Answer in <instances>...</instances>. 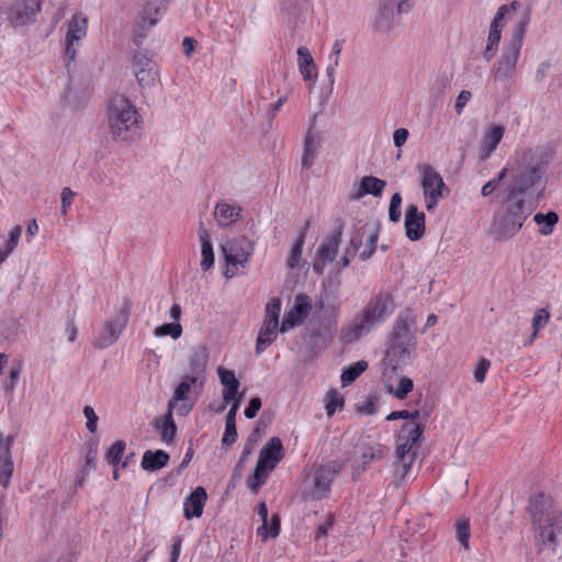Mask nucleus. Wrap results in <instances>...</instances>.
<instances>
[{
    "label": "nucleus",
    "instance_id": "nucleus-1",
    "mask_svg": "<svg viewBox=\"0 0 562 562\" xmlns=\"http://www.w3.org/2000/svg\"><path fill=\"white\" fill-rule=\"evenodd\" d=\"M551 159L550 153L542 147L525 150L507 168L512 187L506 190L525 195L530 189L543 188L544 175Z\"/></svg>",
    "mask_w": 562,
    "mask_h": 562
},
{
    "label": "nucleus",
    "instance_id": "nucleus-2",
    "mask_svg": "<svg viewBox=\"0 0 562 562\" xmlns=\"http://www.w3.org/2000/svg\"><path fill=\"white\" fill-rule=\"evenodd\" d=\"M416 319L409 313H401L393 325L391 338L385 351L384 364L386 366L384 375L390 370L394 373L411 363L416 351Z\"/></svg>",
    "mask_w": 562,
    "mask_h": 562
},
{
    "label": "nucleus",
    "instance_id": "nucleus-3",
    "mask_svg": "<svg viewBox=\"0 0 562 562\" xmlns=\"http://www.w3.org/2000/svg\"><path fill=\"white\" fill-rule=\"evenodd\" d=\"M394 307L393 296L390 292H378L352 322L341 329L340 341L348 345L367 336L373 328L385 322L393 313Z\"/></svg>",
    "mask_w": 562,
    "mask_h": 562
},
{
    "label": "nucleus",
    "instance_id": "nucleus-4",
    "mask_svg": "<svg viewBox=\"0 0 562 562\" xmlns=\"http://www.w3.org/2000/svg\"><path fill=\"white\" fill-rule=\"evenodd\" d=\"M533 209L532 203H528L524 195L505 190L502 206L493 216L491 234L497 240H507L514 237L521 229Z\"/></svg>",
    "mask_w": 562,
    "mask_h": 562
},
{
    "label": "nucleus",
    "instance_id": "nucleus-5",
    "mask_svg": "<svg viewBox=\"0 0 562 562\" xmlns=\"http://www.w3.org/2000/svg\"><path fill=\"white\" fill-rule=\"evenodd\" d=\"M106 121L114 142L131 143L142 134V116L125 95L115 94L109 100Z\"/></svg>",
    "mask_w": 562,
    "mask_h": 562
},
{
    "label": "nucleus",
    "instance_id": "nucleus-6",
    "mask_svg": "<svg viewBox=\"0 0 562 562\" xmlns=\"http://www.w3.org/2000/svg\"><path fill=\"white\" fill-rule=\"evenodd\" d=\"M529 510L541 546L555 551L562 538V512L544 494L530 498Z\"/></svg>",
    "mask_w": 562,
    "mask_h": 562
},
{
    "label": "nucleus",
    "instance_id": "nucleus-7",
    "mask_svg": "<svg viewBox=\"0 0 562 562\" xmlns=\"http://www.w3.org/2000/svg\"><path fill=\"white\" fill-rule=\"evenodd\" d=\"M221 251L226 262L224 276L233 278L238 268L245 269L255 250V241L244 235L227 238L221 243Z\"/></svg>",
    "mask_w": 562,
    "mask_h": 562
},
{
    "label": "nucleus",
    "instance_id": "nucleus-8",
    "mask_svg": "<svg viewBox=\"0 0 562 562\" xmlns=\"http://www.w3.org/2000/svg\"><path fill=\"white\" fill-rule=\"evenodd\" d=\"M419 186L422 188L425 206L428 212L435 211L439 201L449 193V188L443 181L441 175L429 164H418Z\"/></svg>",
    "mask_w": 562,
    "mask_h": 562
},
{
    "label": "nucleus",
    "instance_id": "nucleus-9",
    "mask_svg": "<svg viewBox=\"0 0 562 562\" xmlns=\"http://www.w3.org/2000/svg\"><path fill=\"white\" fill-rule=\"evenodd\" d=\"M131 311L132 302L128 297L124 296L114 315L103 323L93 346L99 349H105L115 344L127 326Z\"/></svg>",
    "mask_w": 562,
    "mask_h": 562
},
{
    "label": "nucleus",
    "instance_id": "nucleus-10",
    "mask_svg": "<svg viewBox=\"0 0 562 562\" xmlns=\"http://www.w3.org/2000/svg\"><path fill=\"white\" fill-rule=\"evenodd\" d=\"M424 430L425 427L422 423H405L402 425L396 435V460H416Z\"/></svg>",
    "mask_w": 562,
    "mask_h": 562
},
{
    "label": "nucleus",
    "instance_id": "nucleus-11",
    "mask_svg": "<svg viewBox=\"0 0 562 562\" xmlns=\"http://www.w3.org/2000/svg\"><path fill=\"white\" fill-rule=\"evenodd\" d=\"M519 56L520 49L504 45L501 56L493 65L492 81L494 85L508 89L514 83Z\"/></svg>",
    "mask_w": 562,
    "mask_h": 562
},
{
    "label": "nucleus",
    "instance_id": "nucleus-12",
    "mask_svg": "<svg viewBox=\"0 0 562 562\" xmlns=\"http://www.w3.org/2000/svg\"><path fill=\"white\" fill-rule=\"evenodd\" d=\"M44 0H13L5 10L7 21L14 27H23L36 22Z\"/></svg>",
    "mask_w": 562,
    "mask_h": 562
},
{
    "label": "nucleus",
    "instance_id": "nucleus-13",
    "mask_svg": "<svg viewBox=\"0 0 562 562\" xmlns=\"http://www.w3.org/2000/svg\"><path fill=\"white\" fill-rule=\"evenodd\" d=\"M204 384V381L183 374L181 382L176 386L173 395L168 402V408L173 409L178 402H182L183 404L180 406L179 411L182 414H187L193 407Z\"/></svg>",
    "mask_w": 562,
    "mask_h": 562
},
{
    "label": "nucleus",
    "instance_id": "nucleus-14",
    "mask_svg": "<svg viewBox=\"0 0 562 562\" xmlns=\"http://www.w3.org/2000/svg\"><path fill=\"white\" fill-rule=\"evenodd\" d=\"M345 464L346 462L342 460H333L316 468L314 472V496L316 498L327 495L333 481L342 471Z\"/></svg>",
    "mask_w": 562,
    "mask_h": 562
},
{
    "label": "nucleus",
    "instance_id": "nucleus-15",
    "mask_svg": "<svg viewBox=\"0 0 562 562\" xmlns=\"http://www.w3.org/2000/svg\"><path fill=\"white\" fill-rule=\"evenodd\" d=\"M134 76L140 87L154 86L158 80L157 64L144 53H135L132 57Z\"/></svg>",
    "mask_w": 562,
    "mask_h": 562
},
{
    "label": "nucleus",
    "instance_id": "nucleus-16",
    "mask_svg": "<svg viewBox=\"0 0 562 562\" xmlns=\"http://www.w3.org/2000/svg\"><path fill=\"white\" fill-rule=\"evenodd\" d=\"M88 29V19L82 13L74 14L68 21L66 33V56L74 61L77 55L79 42L86 37Z\"/></svg>",
    "mask_w": 562,
    "mask_h": 562
},
{
    "label": "nucleus",
    "instance_id": "nucleus-17",
    "mask_svg": "<svg viewBox=\"0 0 562 562\" xmlns=\"http://www.w3.org/2000/svg\"><path fill=\"white\" fill-rule=\"evenodd\" d=\"M311 302L307 295L300 294L295 299L294 306L285 313L280 325V331L285 333L291 328L300 325L308 315Z\"/></svg>",
    "mask_w": 562,
    "mask_h": 562
},
{
    "label": "nucleus",
    "instance_id": "nucleus-18",
    "mask_svg": "<svg viewBox=\"0 0 562 562\" xmlns=\"http://www.w3.org/2000/svg\"><path fill=\"white\" fill-rule=\"evenodd\" d=\"M425 214L415 204H409L405 212V231L409 240H419L425 234Z\"/></svg>",
    "mask_w": 562,
    "mask_h": 562
},
{
    "label": "nucleus",
    "instance_id": "nucleus-19",
    "mask_svg": "<svg viewBox=\"0 0 562 562\" xmlns=\"http://www.w3.org/2000/svg\"><path fill=\"white\" fill-rule=\"evenodd\" d=\"M344 231V223L341 220H337V224L335 225L333 232H330L327 236H325L322 245L317 250L318 259L324 261L331 262L335 260L338 248L341 241Z\"/></svg>",
    "mask_w": 562,
    "mask_h": 562
},
{
    "label": "nucleus",
    "instance_id": "nucleus-20",
    "mask_svg": "<svg viewBox=\"0 0 562 562\" xmlns=\"http://www.w3.org/2000/svg\"><path fill=\"white\" fill-rule=\"evenodd\" d=\"M13 439L12 436L3 438L0 432V484L3 487H8L13 473V461L11 457Z\"/></svg>",
    "mask_w": 562,
    "mask_h": 562
},
{
    "label": "nucleus",
    "instance_id": "nucleus-21",
    "mask_svg": "<svg viewBox=\"0 0 562 562\" xmlns=\"http://www.w3.org/2000/svg\"><path fill=\"white\" fill-rule=\"evenodd\" d=\"M283 458V446L278 437L270 438L261 448L257 462L274 469Z\"/></svg>",
    "mask_w": 562,
    "mask_h": 562
},
{
    "label": "nucleus",
    "instance_id": "nucleus-22",
    "mask_svg": "<svg viewBox=\"0 0 562 562\" xmlns=\"http://www.w3.org/2000/svg\"><path fill=\"white\" fill-rule=\"evenodd\" d=\"M217 375L220 379L221 384L223 385V401L225 404H229L231 402L235 400H240V396H238V390L240 386V382L235 375V372L233 370L225 369L223 367H218Z\"/></svg>",
    "mask_w": 562,
    "mask_h": 562
},
{
    "label": "nucleus",
    "instance_id": "nucleus-23",
    "mask_svg": "<svg viewBox=\"0 0 562 562\" xmlns=\"http://www.w3.org/2000/svg\"><path fill=\"white\" fill-rule=\"evenodd\" d=\"M241 207L237 203L222 200L214 207V217L220 227H229L240 216Z\"/></svg>",
    "mask_w": 562,
    "mask_h": 562
},
{
    "label": "nucleus",
    "instance_id": "nucleus-24",
    "mask_svg": "<svg viewBox=\"0 0 562 562\" xmlns=\"http://www.w3.org/2000/svg\"><path fill=\"white\" fill-rule=\"evenodd\" d=\"M207 499L204 487L198 486L183 502V514L186 519L199 518L203 514V508Z\"/></svg>",
    "mask_w": 562,
    "mask_h": 562
},
{
    "label": "nucleus",
    "instance_id": "nucleus-25",
    "mask_svg": "<svg viewBox=\"0 0 562 562\" xmlns=\"http://www.w3.org/2000/svg\"><path fill=\"white\" fill-rule=\"evenodd\" d=\"M519 5L520 4L518 1H513L509 4H503L498 8V10L490 25L487 44L495 46V47L498 45L501 37H502V29H503L502 21L505 19V16L507 14L516 11Z\"/></svg>",
    "mask_w": 562,
    "mask_h": 562
},
{
    "label": "nucleus",
    "instance_id": "nucleus-26",
    "mask_svg": "<svg viewBox=\"0 0 562 562\" xmlns=\"http://www.w3.org/2000/svg\"><path fill=\"white\" fill-rule=\"evenodd\" d=\"M530 21H531V9L529 7H527L520 12L517 21L515 22V24L513 26L510 38L505 45H508V46H512L514 48L521 50L524 40H525L526 33H527V29L530 24Z\"/></svg>",
    "mask_w": 562,
    "mask_h": 562
},
{
    "label": "nucleus",
    "instance_id": "nucleus-27",
    "mask_svg": "<svg viewBox=\"0 0 562 562\" xmlns=\"http://www.w3.org/2000/svg\"><path fill=\"white\" fill-rule=\"evenodd\" d=\"M505 133L502 125H492L483 135L482 146L480 148L479 158L484 161L497 148Z\"/></svg>",
    "mask_w": 562,
    "mask_h": 562
},
{
    "label": "nucleus",
    "instance_id": "nucleus-28",
    "mask_svg": "<svg viewBox=\"0 0 562 562\" xmlns=\"http://www.w3.org/2000/svg\"><path fill=\"white\" fill-rule=\"evenodd\" d=\"M319 146L321 136L317 133L313 132L312 128L308 130L304 137L303 154L301 158L302 169L308 170L313 166Z\"/></svg>",
    "mask_w": 562,
    "mask_h": 562
},
{
    "label": "nucleus",
    "instance_id": "nucleus-29",
    "mask_svg": "<svg viewBox=\"0 0 562 562\" xmlns=\"http://www.w3.org/2000/svg\"><path fill=\"white\" fill-rule=\"evenodd\" d=\"M209 360V352L205 347L194 350L189 357L188 367L189 372L187 375L196 378L198 380L206 382V364Z\"/></svg>",
    "mask_w": 562,
    "mask_h": 562
},
{
    "label": "nucleus",
    "instance_id": "nucleus-30",
    "mask_svg": "<svg viewBox=\"0 0 562 562\" xmlns=\"http://www.w3.org/2000/svg\"><path fill=\"white\" fill-rule=\"evenodd\" d=\"M385 186L386 182L384 180L373 176H366L361 179L359 189L351 193L350 199L359 200L366 194L381 196Z\"/></svg>",
    "mask_w": 562,
    "mask_h": 562
},
{
    "label": "nucleus",
    "instance_id": "nucleus-31",
    "mask_svg": "<svg viewBox=\"0 0 562 562\" xmlns=\"http://www.w3.org/2000/svg\"><path fill=\"white\" fill-rule=\"evenodd\" d=\"M393 23L394 10L390 9V4L379 5L372 22L373 31L381 34H387L393 29Z\"/></svg>",
    "mask_w": 562,
    "mask_h": 562
},
{
    "label": "nucleus",
    "instance_id": "nucleus-32",
    "mask_svg": "<svg viewBox=\"0 0 562 562\" xmlns=\"http://www.w3.org/2000/svg\"><path fill=\"white\" fill-rule=\"evenodd\" d=\"M169 458V454L164 450H147L143 454L140 467L145 471H158L167 465Z\"/></svg>",
    "mask_w": 562,
    "mask_h": 562
},
{
    "label": "nucleus",
    "instance_id": "nucleus-33",
    "mask_svg": "<svg viewBox=\"0 0 562 562\" xmlns=\"http://www.w3.org/2000/svg\"><path fill=\"white\" fill-rule=\"evenodd\" d=\"M199 240L201 243V269L203 271L210 270L214 265V252H213V246L210 238V234L206 228L201 227L199 229Z\"/></svg>",
    "mask_w": 562,
    "mask_h": 562
},
{
    "label": "nucleus",
    "instance_id": "nucleus-34",
    "mask_svg": "<svg viewBox=\"0 0 562 562\" xmlns=\"http://www.w3.org/2000/svg\"><path fill=\"white\" fill-rule=\"evenodd\" d=\"M154 426L159 431L160 439L164 442L170 443L173 441L177 435V426L172 418V409L168 408L167 414L162 418L156 419Z\"/></svg>",
    "mask_w": 562,
    "mask_h": 562
},
{
    "label": "nucleus",
    "instance_id": "nucleus-35",
    "mask_svg": "<svg viewBox=\"0 0 562 562\" xmlns=\"http://www.w3.org/2000/svg\"><path fill=\"white\" fill-rule=\"evenodd\" d=\"M297 57H299V70L304 80H311L316 77V65L314 59L305 46H300L297 48Z\"/></svg>",
    "mask_w": 562,
    "mask_h": 562
},
{
    "label": "nucleus",
    "instance_id": "nucleus-36",
    "mask_svg": "<svg viewBox=\"0 0 562 562\" xmlns=\"http://www.w3.org/2000/svg\"><path fill=\"white\" fill-rule=\"evenodd\" d=\"M278 328L268 324L261 325L257 340H256V355H261L277 338Z\"/></svg>",
    "mask_w": 562,
    "mask_h": 562
},
{
    "label": "nucleus",
    "instance_id": "nucleus-37",
    "mask_svg": "<svg viewBox=\"0 0 562 562\" xmlns=\"http://www.w3.org/2000/svg\"><path fill=\"white\" fill-rule=\"evenodd\" d=\"M558 221L559 216L553 211H550L546 214L537 213L533 216V222L540 226L539 233L543 236H548L553 232V228Z\"/></svg>",
    "mask_w": 562,
    "mask_h": 562
},
{
    "label": "nucleus",
    "instance_id": "nucleus-38",
    "mask_svg": "<svg viewBox=\"0 0 562 562\" xmlns=\"http://www.w3.org/2000/svg\"><path fill=\"white\" fill-rule=\"evenodd\" d=\"M308 228H310V221H307L305 223L301 234L299 235L297 239L295 240V243L293 244V246L291 248V252L288 258V266L291 269L296 268L300 263V259H301L302 251H303V245L305 241V235H306V232Z\"/></svg>",
    "mask_w": 562,
    "mask_h": 562
},
{
    "label": "nucleus",
    "instance_id": "nucleus-39",
    "mask_svg": "<svg viewBox=\"0 0 562 562\" xmlns=\"http://www.w3.org/2000/svg\"><path fill=\"white\" fill-rule=\"evenodd\" d=\"M389 394L393 395L397 400H404L414 389V382L411 378L402 375L398 379L396 386L386 383Z\"/></svg>",
    "mask_w": 562,
    "mask_h": 562
},
{
    "label": "nucleus",
    "instance_id": "nucleus-40",
    "mask_svg": "<svg viewBox=\"0 0 562 562\" xmlns=\"http://www.w3.org/2000/svg\"><path fill=\"white\" fill-rule=\"evenodd\" d=\"M281 312V300L272 297L266 305L263 324L279 327V315Z\"/></svg>",
    "mask_w": 562,
    "mask_h": 562
},
{
    "label": "nucleus",
    "instance_id": "nucleus-41",
    "mask_svg": "<svg viewBox=\"0 0 562 562\" xmlns=\"http://www.w3.org/2000/svg\"><path fill=\"white\" fill-rule=\"evenodd\" d=\"M22 227L16 225L9 235L4 245L0 247V265L13 252L20 240Z\"/></svg>",
    "mask_w": 562,
    "mask_h": 562
},
{
    "label": "nucleus",
    "instance_id": "nucleus-42",
    "mask_svg": "<svg viewBox=\"0 0 562 562\" xmlns=\"http://www.w3.org/2000/svg\"><path fill=\"white\" fill-rule=\"evenodd\" d=\"M368 368V362L364 360H359L351 364L349 368L342 371L341 373V383L342 385H348L357 380Z\"/></svg>",
    "mask_w": 562,
    "mask_h": 562
},
{
    "label": "nucleus",
    "instance_id": "nucleus-43",
    "mask_svg": "<svg viewBox=\"0 0 562 562\" xmlns=\"http://www.w3.org/2000/svg\"><path fill=\"white\" fill-rule=\"evenodd\" d=\"M126 443L123 440H116L111 447L106 450L104 454V460L112 467H116L125 452Z\"/></svg>",
    "mask_w": 562,
    "mask_h": 562
},
{
    "label": "nucleus",
    "instance_id": "nucleus-44",
    "mask_svg": "<svg viewBox=\"0 0 562 562\" xmlns=\"http://www.w3.org/2000/svg\"><path fill=\"white\" fill-rule=\"evenodd\" d=\"M368 233H369V229L367 226H361L352 233V235L349 239V243L347 244V246L345 248L347 250L348 255H357V252L359 251L360 247L362 246L363 239L367 237Z\"/></svg>",
    "mask_w": 562,
    "mask_h": 562
},
{
    "label": "nucleus",
    "instance_id": "nucleus-45",
    "mask_svg": "<svg viewBox=\"0 0 562 562\" xmlns=\"http://www.w3.org/2000/svg\"><path fill=\"white\" fill-rule=\"evenodd\" d=\"M22 372V363L18 361L15 364L11 366L9 370L8 378L5 379L3 383V389L5 394L12 395L15 386L19 382L20 375Z\"/></svg>",
    "mask_w": 562,
    "mask_h": 562
},
{
    "label": "nucleus",
    "instance_id": "nucleus-46",
    "mask_svg": "<svg viewBox=\"0 0 562 562\" xmlns=\"http://www.w3.org/2000/svg\"><path fill=\"white\" fill-rule=\"evenodd\" d=\"M378 238V231H369L366 237L364 249L359 254L360 260L367 261L373 256L376 250Z\"/></svg>",
    "mask_w": 562,
    "mask_h": 562
},
{
    "label": "nucleus",
    "instance_id": "nucleus-47",
    "mask_svg": "<svg viewBox=\"0 0 562 562\" xmlns=\"http://www.w3.org/2000/svg\"><path fill=\"white\" fill-rule=\"evenodd\" d=\"M456 535L459 543L464 548H469L470 539V521L467 518L460 519L456 522Z\"/></svg>",
    "mask_w": 562,
    "mask_h": 562
},
{
    "label": "nucleus",
    "instance_id": "nucleus-48",
    "mask_svg": "<svg viewBox=\"0 0 562 562\" xmlns=\"http://www.w3.org/2000/svg\"><path fill=\"white\" fill-rule=\"evenodd\" d=\"M154 335L156 337L170 335L173 339H177L182 335V326L180 323L164 324L154 329Z\"/></svg>",
    "mask_w": 562,
    "mask_h": 562
},
{
    "label": "nucleus",
    "instance_id": "nucleus-49",
    "mask_svg": "<svg viewBox=\"0 0 562 562\" xmlns=\"http://www.w3.org/2000/svg\"><path fill=\"white\" fill-rule=\"evenodd\" d=\"M98 460V443L90 441L87 443V451L85 457V465L82 468V472L88 474V472L95 468Z\"/></svg>",
    "mask_w": 562,
    "mask_h": 562
},
{
    "label": "nucleus",
    "instance_id": "nucleus-50",
    "mask_svg": "<svg viewBox=\"0 0 562 562\" xmlns=\"http://www.w3.org/2000/svg\"><path fill=\"white\" fill-rule=\"evenodd\" d=\"M341 50H342V42L339 40H336L333 45L331 54L329 56L333 61L327 67V76L331 83L334 82L335 70H336L337 66L339 65V55H340Z\"/></svg>",
    "mask_w": 562,
    "mask_h": 562
},
{
    "label": "nucleus",
    "instance_id": "nucleus-51",
    "mask_svg": "<svg viewBox=\"0 0 562 562\" xmlns=\"http://www.w3.org/2000/svg\"><path fill=\"white\" fill-rule=\"evenodd\" d=\"M344 398L337 391H329L327 393L326 414L331 417L338 408H342Z\"/></svg>",
    "mask_w": 562,
    "mask_h": 562
},
{
    "label": "nucleus",
    "instance_id": "nucleus-52",
    "mask_svg": "<svg viewBox=\"0 0 562 562\" xmlns=\"http://www.w3.org/2000/svg\"><path fill=\"white\" fill-rule=\"evenodd\" d=\"M550 318V314L547 310L540 308L536 312L535 316L532 317V339L537 337L539 330L543 328Z\"/></svg>",
    "mask_w": 562,
    "mask_h": 562
},
{
    "label": "nucleus",
    "instance_id": "nucleus-53",
    "mask_svg": "<svg viewBox=\"0 0 562 562\" xmlns=\"http://www.w3.org/2000/svg\"><path fill=\"white\" fill-rule=\"evenodd\" d=\"M506 176H507V168H503L495 178L491 179L482 187V190H481L482 195L483 196L491 195L497 189L501 181Z\"/></svg>",
    "mask_w": 562,
    "mask_h": 562
},
{
    "label": "nucleus",
    "instance_id": "nucleus-54",
    "mask_svg": "<svg viewBox=\"0 0 562 562\" xmlns=\"http://www.w3.org/2000/svg\"><path fill=\"white\" fill-rule=\"evenodd\" d=\"M257 514L262 520V525L258 528L257 533L263 539L268 538V507L266 503L261 502L257 506Z\"/></svg>",
    "mask_w": 562,
    "mask_h": 562
},
{
    "label": "nucleus",
    "instance_id": "nucleus-55",
    "mask_svg": "<svg viewBox=\"0 0 562 562\" xmlns=\"http://www.w3.org/2000/svg\"><path fill=\"white\" fill-rule=\"evenodd\" d=\"M414 461L406 460H396V468L394 470V477L398 482H403L411 472L412 464Z\"/></svg>",
    "mask_w": 562,
    "mask_h": 562
},
{
    "label": "nucleus",
    "instance_id": "nucleus-56",
    "mask_svg": "<svg viewBox=\"0 0 562 562\" xmlns=\"http://www.w3.org/2000/svg\"><path fill=\"white\" fill-rule=\"evenodd\" d=\"M378 398L376 396H368L362 403L357 404V412L362 415H373L376 412Z\"/></svg>",
    "mask_w": 562,
    "mask_h": 562
},
{
    "label": "nucleus",
    "instance_id": "nucleus-57",
    "mask_svg": "<svg viewBox=\"0 0 562 562\" xmlns=\"http://www.w3.org/2000/svg\"><path fill=\"white\" fill-rule=\"evenodd\" d=\"M419 417V411L415 409L413 412H409L407 409H402V411H394V412H391L387 416H386V420H396V419H411L412 422L411 423H417V418Z\"/></svg>",
    "mask_w": 562,
    "mask_h": 562
},
{
    "label": "nucleus",
    "instance_id": "nucleus-58",
    "mask_svg": "<svg viewBox=\"0 0 562 562\" xmlns=\"http://www.w3.org/2000/svg\"><path fill=\"white\" fill-rule=\"evenodd\" d=\"M237 428L236 424H225V431L222 438V445L231 447L237 440Z\"/></svg>",
    "mask_w": 562,
    "mask_h": 562
},
{
    "label": "nucleus",
    "instance_id": "nucleus-59",
    "mask_svg": "<svg viewBox=\"0 0 562 562\" xmlns=\"http://www.w3.org/2000/svg\"><path fill=\"white\" fill-rule=\"evenodd\" d=\"M490 367H491L490 360L482 358L479 361V363L474 370V379L476 382L483 383L485 381L486 373H487Z\"/></svg>",
    "mask_w": 562,
    "mask_h": 562
},
{
    "label": "nucleus",
    "instance_id": "nucleus-60",
    "mask_svg": "<svg viewBox=\"0 0 562 562\" xmlns=\"http://www.w3.org/2000/svg\"><path fill=\"white\" fill-rule=\"evenodd\" d=\"M83 415L87 418V428L90 432H95L98 427V416L91 406L83 407Z\"/></svg>",
    "mask_w": 562,
    "mask_h": 562
},
{
    "label": "nucleus",
    "instance_id": "nucleus-61",
    "mask_svg": "<svg viewBox=\"0 0 562 562\" xmlns=\"http://www.w3.org/2000/svg\"><path fill=\"white\" fill-rule=\"evenodd\" d=\"M261 400L259 397H252L249 403H248V406L245 408L244 411V415L246 418L248 419H251V418H255L257 413L259 412V409L261 408Z\"/></svg>",
    "mask_w": 562,
    "mask_h": 562
},
{
    "label": "nucleus",
    "instance_id": "nucleus-62",
    "mask_svg": "<svg viewBox=\"0 0 562 562\" xmlns=\"http://www.w3.org/2000/svg\"><path fill=\"white\" fill-rule=\"evenodd\" d=\"M335 522V516L333 514H328L326 521L321 524L316 529V539L324 538L328 535L329 530L333 528Z\"/></svg>",
    "mask_w": 562,
    "mask_h": 562
},
{
    "label": "nucleus",
    "instance_id": "nucleus-63",
    "mask_svg": "<svg viewBox=\"0 0 562 562\" xmlns=\"http://www.w3.org/2000/svg\"><path fill=\"white\" fill-rule=\"evenodd\" d=\"M471 92L468 90H462L459 95L457 97L454 109L458 114H461L464 106L471 99Z\"/></svg>",
    "mask_w": 562,
    "mask_h": 562
},
{
    "label": "nucleus",
    "instance_id": "nucleus-64",
    "mask_svg": "<svg viewBox=\"0 0 562 562\" xmlns=\"http://www.w3.org/2000/svg\"><path fill=\"white\" fill-rule=\"evenodd\" d=\"M381 457H382V450L373 448V447H367L363 450L362 456H361L362 462L364 465L369 464L375 458H381Z\"/></svg>",
    "mask_w": 562,
    "mask_h": 562
}]
</instances>
